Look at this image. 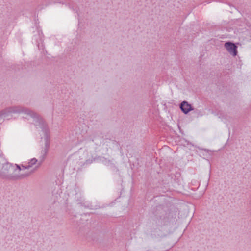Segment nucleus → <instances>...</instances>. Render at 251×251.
I'll use <instances>...</instances> for the list:
<instances>
[{
	"mask_svg": "<svg viewBox=\"0 0 251 251\" xmlns=\"http://www.w3.org/2000/svg\"><path fill=\"white\" fill-rule=\"evenodd\" d=\"M40 164V162H38L37 159L33 158L29 162V164L26 167H23L22 169H21L19 166H17V167L19 171L22 172L21 173V175L25 176L27 173H28L31 171L37 168Z\"/></svg>",
	"mask_w": 251,
	"mask_h": 251,
	"instance_id": "1",
	"label": "nucleus"
},
{
	"mask_svg": "<svg viewBox=\"0 0 251 251\" xmlns=\"http://www.w3.org/2000/svg\"><path fill=\"white\" fill-rule=\"evenodd\" d=\"M225 47L231 54L233 56H236L237 55V47L234 44L230 42H227L225 43Z\"/></svg>",
	"mask_w": 251,
	"mask_h": 251,
	"instance_id": "2",
	"label": "nucleus"
},
{
	"mask_svg": "<svg viewBox=\"0 0 251 251\" xmlns=\"http://www.w3.org/2000/svg\"><path fill=\"white\" fill-rule=\"evenodd\" d=\"M180 108L184 113H187L192 110L191 105L185 101L181 104Z\"/></svg>",
	"mask_w": 251,
	"mask_h": 251,
	"instance_id": "3",
	"label": "nucleus"
}]
</instances>
